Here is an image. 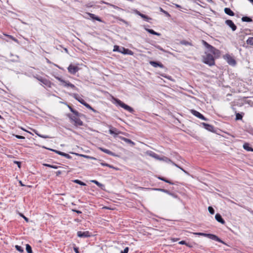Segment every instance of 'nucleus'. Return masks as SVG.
<instances>
[{
  "instance_id": "nucleus-1",
  "label": "nucleus",
  "mask_w": 253,
  "mask_h": 253,
  "mask_svg": "<svg viewBox=\"0 0 253 253\" xmlns=\"http://www.w3.org/2000/svg\"><path fill=\"white\" fill-rule=\"evenodd\" d=\"M203 44L208 49V51L212 53L205 52V55L202 56V61L209 66H212L215 65V59L220 57V51L214 46L208 43L204 40H202Z\"/></svg>"
},
{
  "instance_id": "nucleus-2",
  "label": "nucleus",
  "mask_w": 253,
  "mask_h": 253,
  "mask_svg": "<svg viewBox=\"0 0 253 253\" xmlns=\"http://www.w3.org/2000/svg\"><path fill=\"white\" fill-rule=\"evenodd\" d=\"M195 235L201 236L209 238L210 239L212 240L220 242L222 243L223 244L227 245V244L225 243L223 241H222L220 238H219L218 236L214 234H210V233H205L202 232H196L194 233Z\"/></svg>"
},
{
  "instance_id": "nucleus-3",
  "label": "nucleus",
  "mask_w": 253,
  "mask_h": 253,
  "mask_svg": "<svg viewBox=\"0 0 253 253\" xmlns=\"http://www.w3.org/2000/svg\"><path fill=\"white\" fill-rule=\"evenodd\" d=\"M67 117L70 119V122L76 126H82L84 125L83 122L80 119V117H77L71 114H67Z\"/></svg>"
},
{
  "instance_id": "nucleus-4",
  "label": "nucleus",
  "mask_w": 253,
  "mask_h": 253,
  "mask_svg": "<svg viewBox=\"0 0 253 253\" xmlns=\"http://www.w3.org/2000/svg\"><path fill=\"white\" fill-rule=\"evenodd\" d=\"M115 100L116 101V103L117 104V105H119L120 107L124 108L125 110H127L132 114H133L134 112H135L134 109L132 107L125 104L121 100L118 98H116Z\"/></svg>"
},
{
  "instance_id": "nucleus-5",
  "label": "nucleus",
  "mask_w": 253,
  "mask_h": 253,
  "mask_svg": "<svg viewBox=\"0 0 253 253\" xmlns=\"http://www.w3.org/2000/svg\"><path fill=\"white\" fill-rule=\"evenodd\" d=\"M34 78H36L37 80H38L40 82H41L42 84H43L45 86H46L48 87H51V83L49 80H48L45 78H43L42 76H40L37 75L36 76H34Z\"/></svg>"
},
{
  "instance_id": "nucleus-6",
  "label": "nucleus",
  "mask_w": 253,
  "mask_h": 253,
  "mask_svg": "<svg viewBox=\"0 0 253 253\" xmlns=\"http://www.w3.org/2000/svg\"><path fill=\"white\" fill-rule=\"evenodd\" d=\"M201 126H202L204 128L209 131L215 132V128L212 125L207 124L206 123H201Z\"/></svg>"
},
{
  "instance_id": "nucleus-7",
  "label": "nucleus",
  "mask_w": 253,
  "mask_h": 253,
  "mask_svg": "<svg viewBox=\"0 0 253 253\" xmlns=\"http://www.w3.org/2000/svg\"><path fill=\"white\" fill-rule=\"evenodd\" d=\"M91 233L88 231H78L77 232V236L80 238H88L91 236Z\"/></svg>"
},
{
  "instance_id": "nucleus-8",
  "label": "nucleus",
  "mask_w": 253,
  "mask_h": 253,
  "mask_svg": "<svg viewBox=\"0 0 253 253\" xmlns=\"http://www.w3.org/2000/svg\"><path fill=\"white\" fill-rule=\"evenodd\" d=\"M68 70L70 74L75 75L79 70V68L71 64L68 67Z\"/></svg>"
},
{
  "instance_id": "nucleus-9",
  "label": "nucleus",
  "mask_w": 253,
  "mask_h": 253,
  "mask_svg": "<svg viewBox=\"0 0 253 253\" xmlns=\"http://www.w3.org/2000/svg\"><path fill=\"white\" fill-rule=\"evenodd\" d=\"M190 111H191V113L193 115H194L195 116L197 117V118H199L200 119H202L203 120H204V121H207L208 120V119L205 118L203 115H202L201 113H200L198 111H196L195 110H194V109L191 110Z\"/></svg>"
},
{
  "instance_id": "nucleus-10",
  "label": "nucleus",
  "mask_w": 253,
  "mask_h": 253,
  "mask_svg": "<svg viewBox=\"0 0 253 253\" xmlns=\"http://www.w3.org/2000/svg\"><path fill=\"white\" fill-rule=\"evenodd\" d=\"M108 127L109 128V132L110 134L116 136L121 133L120 131L111 125L108 126Z\"/></svg>"
},
{
  "instance_id": "nucleus-11",
  "label": "nucleus",
  "mask_w": 253,
  "mask_h": 253,
  "mask_svg": "<svg viewBox=\"0 0 253 253\" xmlns=\"http://www.w3.org/2000/svg\"><path fill=\"white\" fill-rule=\"evenodd\" d=\"M64 104L66 105L67 106V107H68V108L70 109V110L71 111V112H72L73 113V114L76 116L77 117H83L84 116V115L82 113H79L78 111H77V110H75L74 109H73L71 106H70L69 105H68L67 104V103H63Z\"/></svg>"
},
{
  "instance_id": "nucleus-12",
  "label": "nucleus",
  "mask_w": 253,
  "mask_h": 253,
  "mask_svg": "<svg viewBox=\"0 0 253 253\" xmlns=\"http://www.w3.org/2000/svg\"><path fill=\"white\" fill-rule=\"evenodd\" d=\"M225 59H226L227 63L229 65L232 66H235L236 64V60L230 55L226 54L225 55Z\"/></svg>"
},
{
  "instance_id": "nucleus-13",
  "label": "nucleus",
  "mask_w": 253,
  "mask_h": 253,
  "mask_svg": "<svg viewBox=\"0 0 253 253\" xmlns=\"http://www.w3.org/2000/svg\"><path fill=\"white\" fill-rule=\"evenodd\" d=\"M225 23L229 26L233 31H235L237 29V26L231 20H226Z\"/></svg>"
},
{
  "instance_id": "nucleus-14",
  "label": "nucleus",
  "mask_w": 253,
  "mask_h": 253,
  "mask_svg": "<svg viewBox=\"0 0 253 253\" xmlns=\"http://www.w3.org/2000/svg\"><path fill=\"white\" fill-rule=\"evenodd\" d=\"M120 53H122L125 55L128 54L132 55L133 54V52L131 50L122 46L121 47Z\"/></svg>"
},
{
  "instance_id": "nucleus-15",
  "label": "nucleus",
  "mask_w": 253,
  "mask_h": 253,
  "mask_svg": "<svg viewBox=\"0 0 253 253\" xmlns=\"http://www.w3.org/2000/svg\"><path fill=\"white\" fill-rule=\"evenodd\" d=\"M150 64L151 65L154 67H159L161 68H164L165 67L164 65L161 62L155 61H151L149 62Z\"/></svg>"
},
{
  "instance_id": "nucleus-16",
  "label": "nucleus",
  "mask_w": 253,
  "mask_h": 253,
  "mask_svg": "<svg viewBox=\"0 0 253 253\" xmlns=\"http://www.w3.org/2000/svg\"><path fill=\"white\" fill-rule=\"evenodd\" d=\"M88 15L90 17V18H91L93 20H95L101 22H104V21L101 19V18L98 16H96L94 14L90 13H87Z\"/></svg>"
},
{
  "instance_id": "nucleus-17",
  "label": "nucleus",
  "mask_w": 253,
  "mask_h": 253,
  "mask_svg": "<svg viewBox=\"0 0 253 253\" xmlns=\"http://www.w3.org/2000/svg\"><path fill=\"white\" fill-rule=\"evenodd\" d=\"M215 219L219 223L225 224V221L224 220V219L222 217V216L220 215V214L217 213L215 215Z\"/></svg>"
},
{
  "instance_id": "nucleus-18",
  "label": "nucleus",
  "mask_w": 253,
  "mask_h": 253,
  "mask_svg": "<svg viewBox=\"0 0 253 253\" xmlns=\"http://www.w3.org/2000/svg\"><path fill=\"white\" fill-rule=\"evenodd\" d=\"M120 139L123 141H124L125 142L131 145L132 146H133L134 145H135V143L132 141L131 140L128 139V138H126V137H122V136H121L120 137Z\"/></svg>"
},
{
  "instance_id": "nucleus-19",
  "label": "nucleus",
  "mask_w": 253,
  "mask_h": 253,
  "mask_svg": "<svg viewBox=\"0 0 253 253\" xmlns=\"http://www.w3.org/2000/svg\"><path fill=\"white\" fill-rule=\"evenodd\" d=\"M99 149L101 151L104 152L105 153L110 155L111 156H116V155L114 153H113V152L111 151L110 150H109L108 149H105L104 148H99Z\"/></svg>"
},
{
  "instance_id": "nucleus-20",
  "label": "nucleus",
  "mask_w": 253,
  "mask_h": 253,
  "mask_svg": "<svg viewBox=\"0 0 253 253\" xmlns=\"http://www.w3.org/2000/svg\"><path fill=\"white\" fill-rule=\"evenodd\" d=\"M224 11L226 14L229 16H233L235 15L234 12L230 8L225 7Z\"/></svg>"
},
{
  "instance_id": "nucleus-21",
  "label": "nucleus",
  "mask_w": 253,
  "mask_h": 253,
  "mask_svg": "<svg viewBox=\"0 0 253 253\" xmlns=\"http://www.w3.org/2000/svg\"><path fill=\"white\" fill-rule=\"evenodd\" d=\"M64 85L65 86H67V87H70L71 88H72L76 90H78V88L74 84H71L69 81H68V82L65 81V83H64Z\"/></svg>"
},
{
  "instance_id": "nucleus-22",
  "label": "nucleus",
  "mask_w": 253,
  "mask_h": 253,
  "mask_svg": "<svg viewBox=\"0 0 253 253\" xmlns=\"http://www.w3.org/2000/svg\"><path fill=\"white\" fill-rule=\"evenodd\" d=\"M145 30L147 32H148L149 33H150V34H151L152 35H156V36H161V33H157V32H155L154 30H153V29L145 28Z\"/></svg>"
},
{
  "instance_id": "nucleus-23",
  "label": "nucleus",
  "mask_w": 253,
  "mask_h": 253,
  "mask_svg": "<svg viewBox=\"0 0 253 253\" xmlns=\"http://www.w3.org/2000/svg\"><path fill=\"white\" fill-rule=\"evenodd\" d=\"M91 182L95 184L99 187H100L102 190H105V185L104 184H101V183L99 182L98 181H97L96 180H91Z\"/></svg>"
},
{
  "instance_id": "nucleus-24",
  "label": "nucleus",
  "mask_w": 253,
  "mask_h": 253,
  "mask_svg": "<svg viewBox=\"0 0 253 253\" xmlns=\"http://www.w3.org/2000/svg\"><path fill=\"white\" fill-rule=\"evenodd\" d=\"M70 95L82 104V102L81 101L84 100L83 98H82L78 94L72 93L70 94Z\"/></svg>"
},
{
  "instance_id": "nucleus-25",
  "label": "nucleus",
  "mask_w": 253,
  "mask_h": 253,
  "mask_svg": "<svg viewBox=\"0 0 253 253\" xmlns=\"http://www.w3.org/2000/svg\"><path fill=\"white\" fill-rule=\"evenodd\" d=\"M82 102V104L85 106L87 108L92 110L94 112H96V110L93 109L89 104L87 103L84 100H82L81 101Z\"/></svg>"
},
{
  "instance_id": "nucleus-26",
  "label": "nucleus",
  "mask_w": 253,
  "mask_h": 253,
  "mask_svg": "<svg viewBox=\"0 0 253 253\" xmlns=\"http://www.w3.org/2000/svg\"><path fill=\"white\" fill-rule=\"evenodd\" d=\"M137 14L146 21H149V20L151 19L150 17H148L147 15L145 14L141 13L139 11H137Z\"/></svg>"
},
{
  "instance_id": "nucleus-27",
  "label": "nucleus",
  "mask_w": 253,
  "mask_h": 253,
  "mask_svg": "<svg viewBox=\"0 0 253 253\" xmlns=\"http://www.w3.org/2000/svg\"><path fill=\"white\" fill-rule=\"evenodd\" d=\"M243 148L247 151L253 152V148L250 146V145L248 143H245L243 145Z\"/></svg>"
},
{
  "instance_id": "nucleus-28",
  "label": "nucleus",
  "mask_w": 253,
  "mask_h": 253,
  "mask_svg": "<svg viewBox=\"0 0 253 253\" xmlns=\"http://www.w3.org/2000/svg\"><path fill=\"white\" fill-rule=\"evenodd\" d=\"M157 177L159 179L163 181H165L166 183H169V184H171V185L174 184V183L173 182H172L171 181L167 179L166 178H165L164 177L159 176Z\"/></svg>"
},
{
  "instance_id": "nucleus-29",
  "label": "nucleus",
  "mask_w": 253,
  "mask_h": 253,
  "mask_svg": "<svg viewBox=\"0 0 253 253\" xmlns=\"http://www.w3.org/2000/svg\"><path fill=\"white\" fill-rule=\"evenodd\" d=\"M72 154H75L76 155H77V156H79L80 157H84V158H85L86 159H91V160H95L96 159L93 157H91V156H87V155H83V154H78V153H71Z\"/></svg>"
},
{
  "instance_id": "nucleus-30",
  "label": "nucleus",
  "mask_w": 253,
  "mask_h": 253,
  "mask_svg": "<svg viewBox=\"0 0 253 253\" xmlns=\"http://www.w3.org/2000/svg\"><path fill=\"white\" fill-rule=\"evenodd\" d=\"M243 22H251L253 21L252 18L249 16H243L241 19Z\"/></svg>"
},
{
  "instance_id": "nucleus-31",
  "label": "nucleus",
  "mask_w": 253,
  "mask_h": 253,
  "mask_svg": "<svg viewBox=\"0 0 253 253\" xmlns=\"http://www.w3.org/2000/svg\"><path fill=\"white\" fill-rule=\"evenodd\" d=\"M149 155L155 158L157 160H160L161 159V157H160L159 155L152 151H151L150 153H149Z\"/></svg>"
},
{
  "instance_id": "nucleus-32",
  "label": "nucleus",
  "mask_w": 253,
  "mask_h": 253,
  "mask_svg": "<svg viewBox=\"0 0 253 253\" xmlns=\"http://www.w3.org/2000/svg\"><path fill=\"white\" fill-rule=\"evenodd\" d=\"M34 132H35V133L38 136H39V137H40L41 138H50V137L48 135H43V134H41L39 133L38 131H37V130H34Z\"/></svg>"
},
{
  "instance_id": "nucleus-33",
  "label": "nucleus",
  "mask_w": 253,
  "mask_h": 253,
  "mask_svg": "<svg viewBox=\"0 0 253 253\" xmlns=\"http://www.w3.org/2000/svg\"><path fill=\"white\" fill-rule=\"evenodd\" d=\"M244 113H236V120H241L243 118Z\"/></svg>"
},
{
  "instance_id": "nucleus-34",
  "label": "nucleus",
  "mask_w": 253,
  "mask_h": 253,
  "mask_svg": "<svg viewBox=\"0 0 253 253\" xmlns=\"http://www.w3.org/2000/svg\"><path fill=\"white\" fill-rule=\"evenodd\" d=\"M73 182L75 183L78 184H79L80 185H82V186H86V184L84 182H83V181H81V180H80L79 179L73 180Z\"/></svg>"
},
{
  "instance_id": "nucleus-35",
  "label": "nucleus",
  "mask_w": 253,
  "mask_h": 253,
  "mask_svg": "<svg viewBox=\"0 0 253 253\" xmlns=\"http://www.w3.org/2000/svg\"><path fill=\"white\" fill-rule=\"evenodd\" d=\"M180 43L182 45H192V44L191 42H189L185 40H182L180 42Z\"/></svg>"
},
{
  "instance_id": "nucleus-36",
  "label": "nucleus",
  "mask_w": 253,
  "mask_h": 253,
  "mask_svg": "<svg viewBox=\"0 0 253 253\" xmlns=\"http://www.w3.org/2000/svg\"><path fill=\"white\" fill-rule=\"evenodd\" d=\"M26 250L28 253H33L32 247L29 244L26 245Z\"/></svg>"
},
{
  "instance_id": "nucleus-37",
  "label": "nucleus",
  "mask_w": 253,
  "mask_h": 253,
  "mask_svg": "<svg viewBox=\"0 0 253 253\" xmlns=\"http://www.w3.org/2000/svg\"><path fill=\"white\" fill-rule=\"evenodd\" d=\"M102 3L106 4L107 5H108L109 6H111V7H113L114 9H116L120 8L118 6L114 5V4L110 3H108V2H107L102 1Z\"/></svg>"
},
{
  "instance_id": "nucleus-38",
  "label": "nucleus",
  "mask_w": 253,
  "mask_h": 253,
  "mask_svg": "<svg viewBox=\"0 0 253 253\" xmlns=\"http://www.w3.org/2000/svg\"><path fill=\"white\" fill-rule=\"evenodd\" d=\"M43 166H44L45 167H48V168H52V169H58L59 168V167L57 166L52 165L48 164H44Z\"/></svg>"
},
{
  "instance_id": "nucleus-39",
  "label": "nucleus",
  "mask_w": 253,
  "mask_h": 253,
  "mask_svg": "<svg viewBox=\"0 0 253 253\" xmlns=\"http://www.w3.org/2000/svg\"><path fill=\"white\" fill-rule=\"evenodd\" d=\"M159 10L161 12L164 13L167 17H170V15L169 14V13L167 11L165 10L164 9H163L162 7H160Z\"/></svg>"
},
{
  "instance_id": "nucleus-40",
  "label": "nucleus",
  "mask_w": 253,
  "mask_h": 253,
  "mask_svg": "<svg viewBox=\"0 0 253 253\" xmlns=\"http://www.w3.org/2000/svg\"><path fill=\"white\" fill-rule=\"evenodd\" d=\"M247 43L248 44L253 45V37H249L247 40Z\"/></svg>"
},
{
  "instance_id": "nucleus-41",
  "label": "nucleus",
  "mask_w": 253,
  "mask_h": 253,
  "mask_svg": "<svg viewBox=\"0 0 253 253\" xmlns=\"http://www.w3.org/2000/svg\"><path fill=\"white\" fill-rule=\"evenodd\" d=\"M160 160L164 161L167 163H171L172 162L170 159L168 158V157H165V156L161 157V159Z\"/></svg>"
},
{
  "instance_id": "nucleus-42",
  "label": "nucleus",
  "mask_w": 253,
  "mask_h": 253,
  "mask_svg": "<svg viewBox=\"0 0 253 253\" xmlns=\"http://www.w3.org/2000/svg\"><path fill=\"white\" fill-rule=\"evenodd\" d=\"M15 248L17 251H19V252H20L21 253H23L24 250L22 247L18 246V245H16L15 246Z\"/></svg>"
},
{
  "instance_id": "nucleus-43",
  "label": "nucleus",
  "mask_w": 253,
  "mask_h": 253,
  "mask_svg": "<svg viewBox=\"0 0 253 253\" xmlns=\"http://www.w3.org/2000/svg\"><path fill=\"white\" fill-rule=\"evenodd\" d=\"M113 51H117L120 52L121 51V47L119 45H115L114 46Z\"/></svg>"
},
{
  "instance_id": "nucleus-44",
  "label": "nucleus",
  "mask_w": 253,
  "mask_h": 253,
  "mask_svg": "<svg viewBox=\"0 0 253 253\" xmlns=\"http://www.w3.org/2000/svg\"><path fill=\"white\" fill-rule=\"evenodd\" d=\"M208 211L211 214H213L214 213V210L211 206L208 207Z\"/></svg>"
},
{
  "instance_id": "nucleus-45",
  "label": "nucleus",
  "mask_w": 253,
  "mask_h": 253,
  "mask_svg": "<svg viewBox=\"0 0 253 253\" xmlns=\"http://www.w3.org/2000/svg\"><path fill=\"white\" fill-rule=\"evenodd\" d=\"M154 46L157 48V49L162 51L164 52H167V51L165 49H164L161 46L158 44L154 45Z\"/></svg>"
},
{
  "instance_id": "nucleus-46",
  "label": "nucleus",
  "mask_w": 253,
  "mask_h": 253,
  "mask_svg": "<svg viewBox=\"0 0 253 253\" xmlns=\"http://www.w3.org/2000/svg\"><path fill=\"white\" fill-rule=\"evenodd\" d=\"M54 77L55 79H56L57 80H58L60 82L63 83L64 84L65 83V81L63 79H62L61 78L58 77V76H54Z\"/></svg>"
},
{
  "instance_id": "nucleus-47",
  "label": "nucleus",
  "mask_w": 253,
  "mask_h": 253,
  "mask_svg": "<svg viewBox=\"0 0 253 253\" xmlns=\"http://www.w3.org/2000/svg\"><path fill=\"white\" fill-rule=\"evenodd\" d=\"M7 36L10 39L12 40L13 41L15 42H18V40L16 39L15 38L13 37L11 35H7Z\"/></svg>"
},
{
  "instance_id": "nucleus-48",
  "label": "nucleus",
  "mask_w": 253,
  "mask_h": 253,
  "mask_svg": "<svg viewBox=\"0 0 253 253\" xmlns=\"http://www.w3.org/2000/svg\"><path fill=\"white\" fill-rule=\"evenodd\" d=\"M13 135L16 137L18 139H24L25 138V137L24 136H21V135H17V134H13Z\"/></svg>"
},
{
  "instance_id": "nucleus-49",
  "label": "nucleus",
  "mask_w": 253,
  "mask_h": 253,
  "mask_svg": "<svg viewBox=\"0 0 253 253\" xmlns=\"http://www.w3.org/2000/svg\"><path fill=\"white\" fill-rule=\"evenodd\" d=\"M13 163L16 164L19 168H21V162L19 161H14Z\"/></svg>"
},
{
  "instance_id": "nucleus-50",
  "label": "nucleus",
  "mask_w": 253,
  "mask_h": 253,
  "mask_svg": "<svg viewBox=\"0 0 253 253\" xmlns=\"http://www.w3.org/2000/svg\"><path fill=\"white\" fill-rule=\"evenodd\" d=\"M107 167H109V168H111V169H115L116 170H118L120 169L119 168H117V167H115L113 165H110L109 164H108Z\"/></svg>"
},
{
  "instance_id": "nucleus-51",
  "label": "nucleus",
  "mask_w": 253,
  "mask_h": 253,
  "mask_svg": "<svg viewBox=\"0 0 253 253\" xmlns=\"http://www.w3.org/2000/svg\"><path fill=\"white\" fill-rule=\"evenodd\" d=\"M129 250L128 247H126L124 251H122L120 253H128Z\"/></svg>"
},
{
  "instance_id": "nucleus-52",
  "label": "nucleus",
  "mask_w": 253,
  "mask_h": 253,
  "mask_svg": "<svg viewBox=\"0 0 253 253\" xmlns=\"http://www.w3.org/2000/svg\"><path fill=\"white\" fill-rule=\"evenodd\" d=\"M169 195L172 196L173 198H176L178 197V196L176 194H175V193H174L173 192H171L170 191V192H169Z\"/></svg>"
},
{
  "instance_id": "nucleus-53",
  "label": "nucleus",
  "mask_w": 253,
  "mask_h": 253,
  "mask_svg": "<svg viewBox=\"0 0 253 253\" xmlns=\"http://www.w3.org/2000/svg\"><path fill=\"white\" fill-rule=\"evenodd\" d=\"M73 249L76 253H80L79 248L76 247L75 245L73 247Z\"/></svg>"
},
{
  "instance_id": "nucleus-54",
  "label": "nucleus",
  "mask_w": 253,
  "mask_h": 253,
  "mask_svg": "<svg viewBox=\"0 0 253 253\" xmlns=\"http://www.w3.org/2000/svg\"><path fill=\"white\" fill-rule=\"evenodd\" d=\"M72 211L75 212L78 214H81L82 213V212L81 211L76 210V209H72Z\"/></svg>"
},
{
  "instance_id": "nucleus-55",
  "label": "nucleus",
  "mask_w": 253,
  "mask_h": 253,
  "mask_svg": "<svg viewBox=\"0 0 253 253\" xmlns=\"http://www.w3.org/2000/svg\"><path fill=\"white\" fill-rule=\"evenodd\" d=\"M117 19H118L119 20L124 22V23H125L126 24H128L127 21H126V20H124V19H122V18H121L120 17L117 18Z\"/></svg>"
},
{
  "instance_id": "nucleus-56",
  "label": "nucleus",
  "mask_w": 253,
  "mask_h": 253,
  "mask_svg": "<svg viewBox=\"0 0 253 253\" xmlns=\"http://www.w3.org/2000/svg\"><path fill=\"white\" fill-rule=\"evenodd\" d=\"M164 189H163V188H153L152 189V190H153L161 191V192H163Z\"/></svg>"
},
{
  "instance_id": "nucleus-57",
  "label": "nucleus",
  "mask_w": 253,
  "mask_h": 253,
  "mask_svg": "<svg viewBox=\"0 0 253 253\" xmlns=\"http://www.w3.org/2000/svg\"><path fill=\"white\" fill-rule=\"evenodd\" d=\"M180 245H187V242L185 241H184V240H182V241H180L179 243H178Z\"/></svg>"
},
{
  "instance_id": "nucleus-58",
  "label": "nucleus",
  "mask_w": 253,
  "mask_h": 253,
  "mask_svg": "<svg viewBox=\"0 0 253 253\" xmlns=\"http://www.w3.org/2000/svg\"><path fill=\"white\" fill-rule=\"evenodd\" d=\"M65 157L68 159H72V157L70 155H69L68 154H67V153L65 154Z\"/></svg>"
},
{
  "instance_id": "nucleus-59",
  "label": "nucleus",
  "mask_w": 253,
  "mask_h": 253,
  "mask_svg": "<svg viewBox=\"0 0 253 253\" xmlns=\"http://www.w3.org/2000/svg\"><path fill=\"white\" fill-rule=\"evenodd\" d=\"M42 148H44V149H47V150H49L50 151H53L54 152V151H55L56 150H54V149H51V148H47L44 146H42Z\"/></svg>"
},
{
  "instance_id": "nucleus-60",
  "label": "nucleus",
  "mask_w": 253,
  "mask_h": 253,
  "mask_svg": "<svg viewBox=\"0 0 253 253\" xmlns=\"http://www.w3.org/2000/svg\"><path fill=\"white\" fill-rule=\"evenodd\" d=\"M55 173H56V176H59V175H60L62 173V171L60 170H58Z\"/></svg>"
},
{
  "instance_id": "nucleus-61",
  "label": "nucleus",
  "mask_w": 253,
  "mask_h": 253,
  "mask_svg": "<svg viewBox=\"0 0 253 253\" xmlns=\"http://www.w3.org/2000/svg\"><path fill=\"white\" fill-rule=\"evenodd\" d=\"M163 192L165 193H167V194H169V192H170V191L167 190V189H164V191H163Z\"/></svg>"
},
{
  "instance_id": "nucleus-62",
  "label": "nucleus",
  "mask_w": 253,
  "mask_h": 253,
  "mask_svg": "<svg viewBox=\"0 0 253 253\" xmlns=\"http://www.w3.org/2000/svg\"><path fill=\"white\" fill-rule=\"evenodd\" d=\"M174 4L176 8H182L181 6V5H179V4H175H175Z\"/></svg>"
},
{
  "instance_id": "nucleus-63",
  "label": "nucleus",
  "mask_w": 253,
  "mask_h": 253,
  "mask_svg": "<svg viewBox=\"0 0 253 253\" xmlns=\"http://www.w3.org/2000/svg\"><path fill=\"white\" fill-rule=\"evenodd\" d=\"M179 240V238H171V241L172 242H176V241H178Z\"/></svg>"
},
{
  "instance_id": "nucleus-64",
  "label": "nucleus",
  "mask_w": 253,
  "mask_h": 253,
  "mask_svg": "<svg viewBox=\"0 0 253 253\" xmlns=\"http://www.w3.org/2000/svg\"><path fill=\"white\" fill-rule=\"evenodd\" d=\"M108 164L106 163H104V162L101 163V165L102 166H106V167H107Z\"/></svg>"
}]
</instances>
